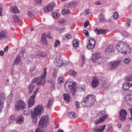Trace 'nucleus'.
<instances>
[{
  "label": "nucleus",
  "instance_id": "f257e3e1",
  "mask_svg": "<svg viewBox=\"0 0 132 132\" xmlns=\"http://www.w3.org/2000/svg\"><path fill=\"white\" fill-rule=\"evenodd\" d=\"M43 107L42 105H38L34 109V111L32 112L31 117L32 119L33 123H35L37 122V118L39 117L41 112L43 110Z\"/></svg>",
  "mask_w": 132,
  "mask_h": 132
},
{
  "label": "nucleus",
  "instance_id": "f03ea898",
  "mask_svg": "<svg viewBox=\"0 0 132 132\" xmlns=\"http://www.w3.org/2000/svg\"><path fill=\"white\" fill-rule=\"evenodd\" d=\"M95 101V96L90 94L83 98L81 103L83 106L87 107L93 105Z\"/></svg>",
  "mask_w": 132,
  "mask_h": 132
},
{
  "label": "nucleus",
  "instance_id": "7ed1b4c3",
  "mask_svg": "<svg viewBox=\"0 0 132 132\" xmlns=\"http://www.w3.org/2000/svg\"><path fill=\"white\" fill-rule=\"evenodd\" d=\"M77 84L74 82L67 81L66 82L64 85V88L67 92L70 93L71 91V94L74 96L76 92V86Z\"/></svg>",
  "mask_w": 132,
  "mask_h": 132
},
{
  "label": "nucleus",
  "instance_id": "20e7f679",
  "mask_svg": "<svg viewBox=\"0 0 132 132\" xmlns=\"http://www.w3.org/2000/svg\"><path fill=\"white\" fill-rule=\"evenodd\" d=\"M116 48L118 51L121 53H124L125 54L127 53V51L130 49L129 46L124 42H119L117 44Z\"/></svg>",
  "mask_w": 132,
  "mask_h": 132
},
{
  "label": "nucleus",
  "instance_id": "39448f33",
  "mask_svg": "<svg viewBox=\"0 0 132 132\" xmlns=\"http://www.w3.org/2000/svg\"><path fill=\"white\" fill-rule=\"evenodd\" d=\"M27 105L23 101L20 100L18 101L15 104L14 107L15 110H23L26 109Z\"/></svg>",
  "mask_w": 132,
  "mask_h": 132
},
{
  "label": "nucleus",
  "instance_id": "423d86ee",
  "mask_svg": "<svg viewBox=\"0 0 132 132\" xmlns=\"http://www.w3.org/2000/svg\"><path fill=\"white\" fill-rule=\"evenodd\" d=\"M46 68H44L42 75L40 77H38L37 82L36 83V85L38 86L40 85H44L45 84L46 80L45 78L46 74Z\"/></svg>",
  "mask_w": 132,
  "mask_h": 132
},
{
  "label": "nucleus",
  "instance_id": "0eeeda50",
  "mask_svg": "<svg viewBox=\"0 0 132 132\" xmlns=\"http://www.w3.org/2000/svg\"><path fill=\"white\" fill-rule=\"evenodd\" d=\"M49 120V118L48 116H43L39 122L38 127L41 128L44 127L46 126Z\"/></svg>",
  "mask_w": 132,
  "mask_h": 132
},
{
  "label": "nucleus",
  "instance_id": "6e6552de",
  "mask_svg": "<svg viewBox=\"0 0 132 132\" xmlns=\"http://www.w3.org/2000/svg\"><path fill=\"white\" fill-rule=\"evenodd\" d=\"M122 62V60H119L113 62H111V64L109 66V70H114L115 69L117 68L120 65Z\"/></svg>",
  "mask_w": 132,
  "mask_h": 132
},
{
  "label": "nucleus",
  "instance_id": "1a4fd4ad",
  "mask_svg": "<svg viewBox=\"0 0 132 132\" xmlns=\"http://www.w3.org/2000/svg\"><path fill=\"white\" fill-rule=\"evenodd\" d=\"M92 61L95 62L100 63V62L102 61L101 55L99 53H95L92 56Z\"/></svg>",
  "mask_w": 132,
  "mask_h": 132
},
{
  "label": "nucleus",
  "instance_id": "9d476101",
  "mask_svg": "<svg viewBox=\"0 0 132 132\" xmlns=\"http://www.w3.org/2000/svg\"><path fill=\"white\" fill-rule=\"evenodd\" d=\"M54 6V3L53 2L51 3L43 8V11L45 13L51 12L53 10Z\"/></svg>",
  "mask_w": 132,
  "mask_h": 132
},
{
  "label": "nucleus",
  "instance_id": "9b49d317",
  "mask_svg": "<svg viewBox=\"0 0 132 132\" xmlns=\"http://www.w3.org/2000/svg\"><path fill=\"white\" fill-rule=\"evenodd\" d=\"M119 119L121 121L125 120L126 118V115L127 114L126 110L124 109H122L119 112Z\"/></svg>",
  "mask_w": 132,
  "mask_h": 132
},
{
  "label": "nucleus",
  "instance_id": "f8f14e48",
  "mask_svg": "<svg viewBox=\"0 0 132 132\" xmlns=\"http://www.w3.org/2000/svg\"><path fill=\"white\" fill-rule=\"evenodd\" d=\"M96 42L94 38L90 39L88 42V44L87 46V47L89 50L93 49L95 46Z\"/></svg>",
  "mask_w": 132,
  "mask_h": 132
},
{
  "label": "nucleus",
  "instance_id": "ddd939ff",
  "mask_svg": "<svg viewBox=\"0 0 132 132\" xmlns=\"http://www.w3.org/2000/svg\"><path fill=\"white\" fill-rule=\"evenodd\" d=\"M55 64L56 66L60 67L63 64L62 59L61 57L58 56H57L54 60Z\"/></svg>",
  "mask_w": 132,
  "mask_h": 132
},
{
  "label": "nucleus",
  "instance_id": "4468645a",
  "mask_svg": "<svg viewBox=\"0 0 132 132\" xmlns=\"http://www.w3.org/2000/svg\"><path fill=\"white\" fill-rule=\"evenodd\" d=\"M131 84L128 82L124 83L122 86V89L131 92V90H132V85H131Z\"/></svg>",
  "mask_w": 132,
  "mask_h": 132
},
{
  "label": "nucleus",
  "instance_id": "2eb2a0df",
  "mask_svg": "<svg viewBox=\"0 0 132 132\" xmlns=\"http://www.w3.org/2000/svg\"><path fill=\"white\" fill-rule=\"evenodd\" d=\"M35 96L34 95L31 96L29 98L27 102L30 107H31L34 104Z\"/></svg>",
  "mask_w": 132,
  "mask_h": 132
},
{
  "label": "nucleus",
  "instance_id": "dca6fc26",
  "mask_svg": "<svg viewBox=\"0 0 132 132\" xmlns=\"http://www.w3.org/2000/svg\"><path fill=\"white\" fill-rule=\"evenodd\" d=\"M125 102L128 104L132 106V95H127L125 98Z\"/></svg>",
  "mask_w": 132,
  "mask_h": 132
},
{
  "label": "nucleus",
  "instance_id": "f3484780",
  "mask_svg": "<svg viewBox=\"0 0 132 132\" xmlns=\"http://www.w3.org/2000/svg\"><path fill=\"white\" fill-rule=\"evenodd\" d=\"M6 97L4 95L0 96V113L1 112L3 107V104Z\"/></svg>",
  "mask_w": 132,
  "mask_h": 132
},
{
  "label": "nucleus",
  "instance_id": "a211bd4d",
  "mask_svg": "<svg viewBox=\"0 0 132 132\" xmlns=\"http://www.w3.org/2000/svg\"><path fill=\"white\" fill-rule=\"evenodd\" d=\"M41 43L44 45H46L47 44V40L46 39V35L45 33L43 34L42 36Z\"/></svg>",
  "mask_w": 132,
  "mask_h": 132
},
{
  "label": "nucleus",
  "instance_id": "6ab92c4d",
  "mask_svg": "<svg viewBox=\"0 0 132 132\" xmlns=\"http://www.w3.org/2000/svg\"><path fill=\"white\" fill-rule=\"evenodd\" d=\"M105 127L106 125H104L96 129H93V131L94 132H102L105 130Z\"/></svg>",
  "mask_w": 132,
  "mask_h": 132
},
{
  "label": "nucleus",
  "instance_id": "aec40b11",
  "mask_svg": "<svg viewBox=\"0 0 132 132\" xmlns=\"http://www.w3.org/2000/svg\"><path fill=\"white\" fill-rule=\"evenodd\" d=\"M95 31L98 35L100 34H102L105 33L107 31V30L106 29H98L96 28L94 30Z\"/></svg>",
  "mask_w": 132,
  "mask_h": 132
},
{
  "label": "nucleus",
  "instance_id": "412c9836",
  "mask_svg": "<svg viewBox=\"0 0 132 132\" xmlns=\"http://www.w3.org/2000/svg\"><path fill=\"white\" fill-rule=\"evenodd\" d=\"M107 118L106 115H105L102 117L99 118L98 119L95 120V123L96 124H98L104 121Z\"/></svg>",
  "mask_w": 132,
  "mask_h": 132
},
{
  "label": "nucleus",
  "instance_id": "4be33fe9",
  "mask_svg": "<svg viewBox=\"0 0 132 132\" xmlns=\"http://www.w3.org/2000/svg\"><path fill=\"white\" fill-rule=\"evenodd\" d=\"M99 84V81L97 79L95 78L92 81L91 84L92 87L93 88H96L98 85Z\"/></svg>",
  "mask_w": 132,
  "mask_h": 132
},
{
  "label": "nucleus",
  "instance_id": "5701e85b",
  "mask_svg": "<svg viewBox=\"0 0 132 132\" xmlns=\"http://www.w3.org/2000/svg\"><path fill=\"white\" fill-rule=\"evenodd\" d=\"M114 46H110L106 48L105 52L108 53L110 52H113L114 51Z\"/></svg>",
  "mask_w": 132,
  "mask_h": 132
},
{
  "label": "nucleus",
  "instance_id": "b1692460",
  "mask_svg": "<svg viewBox=\"0 0 132 132\" xmlns=\"http://www.w3.org/2000/svg\"><path fill=\"white\" fill-rule=\"evenodd\" d=\"M23 118L22 116H18L16 119V123L17 124H20L22 123L23 121Z\"/></svg>",
  "mask_w": 132,
  "mask_h": 132
},
{
  "label": "nucleus",
  "instance_id": "393cba45",
  "mask_svg": "<svg viewBox=\"0 0 132 132\" xmlns=\"http://www.w3.org/2000/svg\"><path fill=\"white\" fill-rule=\"evenodd\" d=\"M35 87V85H34V84L32 83H30L29 85L28 86V90L29 94H31Z\"/></svg>",
  "mask_w": 132,
  "mask_h": 132
},
{
  "label": "nucleus",
  "instance_id": "a878e982",
  "mask_svg": "<svg viewBox=\"0 0 132 132\" xmlns=\"http://www.w3.org/2000/svg\"><path fill=\"white\" fill-rule=\"evenodd\" d=\"M68 115L70 118L72 119L76 118L77 117V115L75 114L74 112H68Z\"/></svg>",
  "mask_w": 132,
  "mask_h": 132
},
{
  "label": "nucleus",
  "instance_id": "bb28decb",
  "mask_svg": "<svg viewBox=\"0 0 132 132\" xmlns=\"http://www.w3.org/2000/svg\"><path fill=\"white\" fill-rule=\"evenodd\" d=\"M102 82L103 84H102L101 88L103 90H104L108 87V84L106 83V81H104L103 82L102 81Z\"/></svg>",
  "mask_w": 132,
  "mask_h": 132
},
{
  "label": "nucleus",
  "instance_id": "cd10ccee",
  "mask_svg": "<svg viewBox=\"0 0 132 132\" xmlns=\"http://www.w3.org/2000/svg\"><path fill=\"white\" fill-rule=\"evenodd\" d=\"M10 10L12 12L15 13H18L20 11L18 9L17 7L15 6L11 7L10 9Z\"/></svg>",
  "mask_w": 132,
  "mask_h": 132
},
{
  "label": "nucleus",
  "instance_id": "c85d7f7f",
  "mask_svg": "<svg viewBox=\"0 0 132 132\" xmlns=\"http://www.w3.org/2000/svg\"><path fill=\"white\" fill-rule=\"evenodd\" d=\"M54 101L53 99L52 98H50L49 99L47 105V107L48 109L51 108V106L52 105Z\"/></svg>",
  "mask_w": 132,
  "mask_h": 132
},
{
  "label": "nucleus",
  "instance_id": "c756f323",
  "mask_svg": "<svg viewBox=\"0 0 132 132\" xmlns=\"http://www.w3.org/2000/svg\"><path fill=\"white\" fill-rule=\"evenodd\" d=\"M7 37L6 33L4 31H2L0 32V39L3 38H5Z\"/></svg>",
  "mask_w": 132,
  "mask_h": 132
},
{
  "label": "nucleus",
  "instance_id": "7c9ffc66",
  "mask_svg": "<svg viewBox=\"0 0 132 132\" xmlns=\"http://www.w3.org/2000/svg\"><path fill=\"white\" fill-rule=\"evenodd\" d=\"M65 96L64 97V100L67 102H69L70 101V96L69 94H64Z\"/></svg>",
  "mask_w": 132,
  "mask_h": 132
},
{
  "label": "nucleus",
  "instance_id": "2f4dec72",
  "mask_svg": "<svg viewBox=\"0 0 132 132\" xmlns=\"http://www.w3.org/2000/svg\"><path fill=\"white\" fill-rule=\"evenodd\" d=\"M62 14L64 15L65 14H70V11L69 9H63L62 11Z\"/></svg>",
  "mask_w": 132,
  "mask_h": 132
},
{
  "label": "nucleus",
  "instance_id": "473e14b6",
  "mask_svg": "<svg viewBox=\"0 0 132 132\" xmlns=\"http://www.w3.org/2000/svg\"><path fill=\"white\" fill-rule=\"evenodd\" d=\"M71 36L70 35V34H68L63 39V41H67L71 39Z\"/></svg>",
  "mask_w": 132,
  "mask_h": 132
},
{
  "label": "nucleus",
  "instance_id": "72a5a7b5",
  "mask_svg": "<svg viewBox=\"0 0 132 132\" xmlns=\"http://www.w3.org/2000/svg\"><path fill=\"white\" fill-rule=\"evenodd\" d=\"M20 61V56L18 55L15 59L14 62L16 65H18Z\"/></svg>",
  "mask_w": 132,
  "mask_h": 132
},
{
  "label": "nucleus",
  "instance_id": "f704fd0d",
  "mask_svg": "<svg viewBox=\"0 0 132 132\" xmlns=\"http://www.w3.org/2000/svg\"><path fill=\"white\" fill-rule=\"evenodd\" d=\"M34 111H32L30 110L27 109L25 111H24L23 112V114L25 115H28L31 112H33Z\"/></svg>",
  "mask_w": 132,
  "mask_h": 132
},
{
  "label": "nucleus",
  "instance_id": "c9c22d12",
  "mask_svg": "<svg viewBox=\"0 0 132 132\" xmlns=\"http://www.w3.org/2000/svg\"><path fill=\"white\" fill-rule=\"evenodd\" d=\"M69 74L70 75H72L73 77H75L77 75V72L74 70H71L69 72Z\"/></svg>",
  "mask_w": 132,
  "mask_h": 132
},
{
  "label": "nucleus",
  "instance_id": "e433bc0d",
  "mask_svg": "<svg viewBox=\"0 0 132 132\" xmlns=\"http://www.w3.org/2000/svg\"><path fill=\"white\" fill-rule=\"evenodd\" d=\"M14 120H16L15 119V117L14 115L11 116L9 118V121L10 123H11Z\"/></svg>",
  "mask_w": 132,
  "mask_h": 132
},
{
  "label": "nucleus",
  "instance_id": "4c0bfd02",
  "mask_svg": "<svg viewBox=\"0 0 132 132\" xmlns=\"http://www.w3.org/2000/svg\"><path fill=\"white\" fill-rule=\"evenodd\" d=\"M79 43V41L78 40L76 39L73 41V45L75 47H77Z\"/></svg>",
  "mask_w": 132,
  "mask_h": 132
},
{
  "label": "nucleus",
  "instance_id": "58836bf2",
  "mask_svg": "<svg viewBox=\"0 0 132 132\" xmlns=\"http://www.w3.org/2000/svg\"><path fill=\"white\" fill-rule=\"evenodd\" d=\"M51 14L52 16H59L60 15V14L59 13H56L55 12H52Z\"/></svg>",
  "mask_w": 132,
  "mask_h": 132
},
{
  "label": "nucleus",
  "instance_id": "ea45409f",
  "mask_svg": "<svg viewBox=\"0 0 132 132\" xmlns=\"http://www.w3.org/2000/svg\"><path fill=\"white\" fill-rule=\"evenodd\" d=\"M99 20L102 23L106 22L107 20L105 17H99Z\"/></svg>",
  "mask_w": 132,
  "mask_h": 132
},
{
  "label": "nucleus",
  "instance_id": "a19ab883",
  "mask_svg": "<svg viewBox=\"0 0 132 132\" xmlns=\"http://www.w3.org/2000/svg\"><path fill=\"white\" fill-rule=\"evenodd\" d=\"M130 125L129 124L127 125L124 128V130L126 132H128L130 130Z\"/></svg>",
  "mask_w": 132,
  "mask_h": 132
},
{
  "label": "nucleus",
  "instance_id": "79ce46f5",
  "mask_svg": "<svg viewBox=\"0 0 132 132\" xmlns=\"http://www.w3.org/2000/svg\"><path fill=\"white\" fill-rule=\"evenodd\" d=\"M131 61V59L129 58H126L123 60V62L125 64H128Z\"/></svg>",
  "mask_w": 132,
  "mask_h": 132
},
{
  "label": "nucleus",
  "instance_id": "37998d69",
  "mask_svg": "<svg viewBox=\"0 0 132 132\" xmlns=\"http://www.w3.org/2000/svg\"><path fill=\"white\" fill-rule=\"evenodd\" d=\"M13 19L14 23L18 22L21 21V19L19 18V17H13Z\"/></svg>",
  "mask_w": 132,
  "mask_h": 132
},
{
  "label": "nucleus",
  "instance_id": "c03bdc74",
  "mask_svg": "<svg viewBox=\"0 0 132 132\" xmlns=\"http://www.w3.org/2000/svg\"><path fill=\"white\" fill-rule=\"evenodd\" d=\"M63 79V78L62 77H60L57 79L58 83L59 84H61V83H62L63 82H64Z\"/></svg>",
  "mask_w": 132,
  "mask_h": 132
},
{
  "label": "nucleus",
  "instance_id": "a18cd8bd",
  "mask_svg": "<svg viewBox=\"0 0 132 132\" xmlns=\"http://www.w3.org/2000/svg\"><path fill=\"white\" fill-rule=\"evenodd\" d=\"M126 81H132V76L129 75L126 77L125 78Z\"/></svg>",
  "mask_w": 132,
  "mask_h": 132
},
{
  "label": "nucleus",
  "instance_id": "49530a36",
  "mask_svg": "<svg viewBox=\"0 0 132 132\" xmlns=\"http://www.w3.org/2000/svg\"><path fill=\"white\" fill-rule=\"evenodd\" d=\"M90 13V11L88 9H87L85 10L83 12V14L85 16H86L87 15L89 14Z\"/></svg>",
  "mask_w": 132,
  "mask_h": 132
},
{
  "label": "nucleus",
  "instance_id": "de8ad7c7",
  "mask_svg": "<svg viewBox=\"0 0 132 132\" xmlns=\"http://www.w3.org/2000/svg\"><path fill=\"white\" fill-rule=\"evenodd\" d=\"M50 87L52 91L54 90L55 89V83L50 85Z\"/></svg>",
  "mask_w": 132,
  "mask_h": 132
},
{
  "label": "nucleus",
  "instance_id": "09e8293b",
  "mask_svg": "<svg viewBox=\"0 0 132 132\" xmlns=\"http://www.w3.org/2000/svg\"><path fill=\"white\" fill-rule=\"evenodd\" d=\"M60 42L58 40H57L55 42L54 47H56L58 46L60 44Z\"/></svg>",
  "mask_w": 132,
  "mask_h": 132
},
{
  "label": "nucleus",
  "instance_id": "8fccbe9b",
  "mask_svg": "<svg viewBox=\"0 0 132 132\" xmlns=\"http://www.w3.org/2000/svg\"><path fill=\"white\" fill-rule=\"evenodd\" d=\"M83 32L86 36L88 37L89 36V32L87 30H84Z\"/></svg>",
  "mask_w": 132,
  "mask_h": 132
},
{
  "label": "nucleus",
  "instance_id": "3c124183",
  "mask_svg": "<svg viewBox=\"0 0 132 132\" xmlns=\"http://www.w3.org/2000/svg\"><path fill=\"white\" fill-rule=\"evenodd\" d=\"M35 3L39 5L41 4L42 1L41 0H35Z\"/></svg>",
  "mask_w": 132,
  "mask_h": 132
},
{
  "label": "nucleus",
  "instance_id": "603ef678",
  "mask_svg": "<svg viewBox=\"0 0 132 132\" xmlns=\"http://www.w3.org/2000/svg\"><path fill=\"white\" fill-rule=\"evenodd\" d=\"M47 82L48 84H52L55 83V81L52 80H48L47 81Z\"/></svg>",
  "mask_w": 132,
  "mask_h": 132
},
{
  "label": "nucleus",
  "instance_id": "864d4df0",
  "mask_svg": "<svg viewBox=\"0 0 132 132\" xmlns=\"http://www.w3.org/2000/svg\"><path fill=\"white\" fill-rule=\"evenodd\" d=\"M38 79V77H36L33 80H32L31 83L33 84V83L35 82H37Z\"/></svg>",
  "mask_w": 132,
  "mask_h": 132
},
{
  "label": "nucleus",
  "instance_id": "5fc2aeb1",
  "mask_svg": "<svg viewBox=\"0 0 132 132\" xmlns=\"http://www.w3.org/2000/svg\"><path fill=\"white\" fill-rule=\"evenodd\" d=\"M35 132H45V131L43 130H41L40 128H38L36 129Z\"/></svg>",
  "mask_w": 132,
  "mask_h": 132
},
{
  "label": "nucleus",
  "instance_id": "6e6d98bb",
  "mask_svg": "<svg viewBox=\"0 0 132 132\" xmlns=\"http://www.w3.org/2000/svg\"><path fill=\"white\" fill-rule=\"evenodd\" d=\"M130 20L129 19H128L127 20V22L126 25L127 27H129L130 25Z\"/></svg>",
  "mask_w": 132,
  "mask_h": 132
},
{
  "label": "nucleus",
  "instance_id": "4d7b16f0",
  "mask_svg": "<svg viewBox=\"0 0 132 132\" xmlns=\"http://www.w3.org/2000/svg\"><path fill=\"white\" fill-rule=\"evenodd\" d=\"M81 58H82V66H81L82 67V65L84 64V62L85 60V58L84 56L83 55H82L81 56Z\"/></svg>",
  "mask_w": 132,
  "mask_h": 132
},
{
  "label": "nucleus",
  "instance_id": "13d9d810",
  "mask_svg": "<svg viewBox=\"0 0 132 132\" xmlns=\"http://www.w3.org/2000/svg\"><path fill=\"white\" fill-rule=\"evenodd\" d=\"M75 104L77 108H78L79 106L80 103L78 101H76L75 102Z\"/></svg>",
  "mask_w": 132,
  "mask_h": 132
},
{
  "label": "nucleus",
  "instance_id": "bf43d9fd",
  "mask_svg": "<svg viewBox=\"0 0 132 132\" xmlns=\"http://www.w3.org/2000/svg\"><path fill=\"white\" fill-rule=\"evenodd\" d=\"M89 25V22L88 21H86L85 23L84 24V26L85 27H86Z\"/></svg>",
  "mask_w": 132,
  "mask_h": 132
},
{
  "label": "nucleus",
  "instance_id": "052dcab7",
  "mask_svg": "<svg viewBox=\"0 0 132 132\" xmlns=\"http://www.w3.org/2000/svg\"><path fill=\"white\" fill-rule=\"evenodd\" d=\"M128 110H129L130 111V114L131 116V117L130 118V120L132 121V108L128 109Z\"/></svg>",
  "mask_w": 132,
  "mask_h": 132
},
{
  "label": "nucleus",
  "instance_id": "680f3d73",
  "mask_svg": "<svg viewBox=\"0 0 132 132\" xmlns=\"http://www.w3.org/2000/svg\"><path fill=\"white\" fill-rule=\"evenodd\" d=\"M36 66H34L33 67H31L30 69V71L31 72H32L36 68Z\"/></svg>",
  "mask_w": 132,
  "mask_h": 132
},
{
  "label": "nucleus",
  "instance_id": "e2e57ef3",
  "mask_svg": "<svg viewBox=\"0 0 132 132\" xmlns=\"http://www.w3.org/2000/svg\"><path fill=\"white\" fill-rule=\"evenodd\" d=\"M27 14L29 16H32L33 15V14L32 13L29 11L28 12Z\"/></svg>",
  "mask_w": 132,
  "mask_h": 132
},
{
  "label": "nucleus",
  "instance_id": "0e129e2a",
  "mask_svg": "<svg viewBox=\"0 0 132 132\" xmlns=\"http://www.w3.org/2000/svg\"><path fill=\"white\" fill-rule=\"evenodd\" d=\"M73 4L72 3H69L68 4H67V5H65L66 7H70L72 6V5Z\"/></svg>",
  "mask_w": 132,
  "mask_h": 132
},
{
  "label": "nucleus",
  "instance_id": "69168bd1",
  "mask_svg": "<svg viewBox=\"0 0 132 132\" xmlns=\"http://www.w3.org/2000/svg\"><path fill=\"white\" fill-rule=\"evenodd\" d=\"M113 16H119V15L117 12H115L113 14Z\"/></svg>",
  "mask_w": 132,
  "mask_h": 132
},
{
  "label": "nucleus",
  "instance_id": "338daca9",
  "mask_svg": "<svg viewBox=\"0 0 132 132\" xmlns=\"http://www.w3.org/2000/svg\"><path fill=\"white\" fill-rule=\"evenodd\" d=\"M8 48L9 47L8 46H7L4 48V51L5 52H7V51H8Z\"/></svg>",
  "mask_w": 132,
  "mask_h": 132
},
{
  "label": "nucleus",
  "instance_id": "774afa93",
  "mask_svg": "<svg viewBox=\"0 0 132 132\" xmlns=\"http://www.w3.org/2000/svg\"><path fill=\"white\" fill-rule=\"evenodd\" d=\"M117 126L118 128H120L122 127V125L121 123H119L117 124Z\"/></svg>",
  "mask_w": 132,
  "mask_h": 132
}]
</instances>
